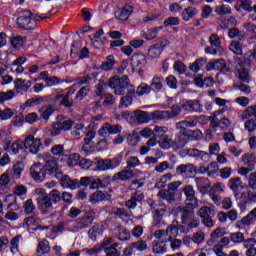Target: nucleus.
<instances>
[{
    "label": "nucleus",
    "mask_w": 256,
    "mask_h": 256,
    "mask_svg": "<svg viewBox=\"0 0 256 256\" xmlns=\"http://www.w3.org/2000/svg\"><path fill=\"white\" fill-rule=\"evenodd\" d=\"M37 17L45 21V19H49V17H51V14L48 13L46 14V16H39L37 14H33L31 10H24L20 13V16L16 20V23L19 29H24L26 31H33L37 27V24L33 19H37Z\"/></svg>",
    "instance_id": "nucleus-1"
},
{
    "label": "nucleus",
    "mask_w": 256,
    "mask_h": 256,
    "mask_svg": "<svg viewBox=\"0 0 256 256\" xmlns=\"http://www.w3.org/2000/svg\"><path fill=\"white\" fill-rule=\"evenodd\" d=\"M197 207L198 206H191L189 204L178 207V215L181 217L182 225L191 228L199 227V219L195 218V209H197Z\"/></svg>",
    "instance_id": "nucleus-2"
},
{
    "label": "nucleus",
    "mask_w": 256,
    "mask_h": 256,
    "mask_svg": "<svg viewBox=\"0 0 256 256\" xmlns=\"http://www.w3.org/2000/svg\"><path fill=\"white\" fill-rule=\"evenodd\" d=\"M84 213L85 216H82L74 221L72 225L73 233L82 231V229H88V227L93 225V221H95V210L91 209V207H86Z\"/></svg>",
    "instance_id": "nucleus-3"
},
{
    "label": "nucleus",
    "mask_w": 256,
    "mask_h": 256,
    "mask_svg": "<svg viewBox=\"0 0 256 256\" xmlns=\"http://www.w3.org/2000/svg\"><path fill=\"white\" fill-rule=\"evenodd\" d=\"M35 191L36 195H38L36 198L38 211H40L42 215H49L55 208L53 207L54 204L47 197V190L37 188Z\"/></svg>",
    "instance_id": "nucleus-4"
},
{
    "label": "nucleus",
    "mask_w": 256,
    "mask_h": 256,
    "mask_svg": "<svg viewBox=\"0 0 256 256\" xmlns=\"http://www.w3.org/2000/svg\"><path fill=\"white\" fill-rule=\"evenodd\" d=\"M65 93V90L63 89H58V94H52L50 95V103L52 105H56L57 102L60 100L59 105L60 107H65L66 109H71L73 105H75V101H73V95L75 94L74 90H69L68 93Z\"/></svg>",
    "instance_id": "nucleus-5"
},
{
    "label": "nucleus",
    "mask_w": 256,
    "mask_h": 256,
    "mask_svg": "<svg viewBox=\"0 0 256 256\" xmlns=\"http://www.w3.org/2000/svg\"><path fill=\"white\" fill-rule=\"evenodd\" d=\"M198 215L201 218L202 224L207 227L208 229H211L215 227V222L213 221V210L211 207L208 206H202L199 211Z\"/></svg>",
    "instance_id": "nucleus-6"
},
{
    "label": "nucleus",
    "mask_w": 256,
    "mask_h": 256,
    "mask_svg": "<svg viewBox=\"0 0 256 256\" xmlns=\"http://www.w3.org/2000/svg\"><path fill=\"white\" fill-rule=\"evenodd\" d=\"M23 143L25 149L33 155H37L38 151L43 150V142L39 138H35L34 135L26 137Z\"/></svg>",
    "instance_id": "nucleus-7"
},
{
    "label": "nucleus",
    "mask_w": 256,
    "mask_h": 256,
    "mask_svg": "<svg viewBox=\"0 0 256 256\" xmlns=\"http://www.w3.org/2000/svg\"><path fill=\"white\" fill-rule=\"evenodd\" d=\"M30 174L34 181L41 183L42 181H45V177H47L48 172L44 168L43 164L35 163L30 169Z\"/></svg>",
    "instance_id": "nucleus-8"
},
{
    "label": "nucleus",
    "mask_w": 256,
    "mask_h": 256,
    "mask_svg": "<svg viewBox=\"0 0 256 256\" xmlns=\"http://www.w3.org/2000/svg\"><path fill=\"white\" fill-rule=\"evenodd\" d=\"M143 251H147V241L138 240L131 243L126 249H124V255L131 256L135 255L137 252L143 253Z\"/></svg>",
    "instance_id": "nucleus-9"
},
{
    "label": "nucleus",
    "mask_w": 256,
    "mask_h": 256,
    "mask_svg": "<svg viewBox=\"0 0 256 256\" xmlns=\"http://www.w3.org/2000/svg\"><path fill=\"white\" fill-rule=\"evenodd\" d=\"M123 130V126L116 124L111 125L109 123H105L99 130L98 135L101 137H107V135H117V133H121Z\"/></svg>",
    "instance_id": "nucleus-10"
},
{
    "label": "nucleus",
    "mask_w": 256,
    "mask_h": 256,
    "mask_svg": "<svg viewBox=\"0 0 256 256\" xmlns=\"http://www.w3.org/2000/svg\"><path fill=\"white\" fill-rule=\"evenodd\" d=\"M182 109L190 113H203V104L201 100H186L182 104Z\"/></svg>",
    "instance_id": "nucleus-11"
},
{
    "label": "nucleus",
    "mask_w": 256,
    "mask_h": 256,
    "mask_svg": "<svg viewBox=\"0 0 256 256\" xmlns=\"http://www.w3.org/2000/svg\"><path fill=\"white\" fill-rule=\"evenodd\" d=\"M228 187L233 191L235 199H239V195L243 191V180H241V177L230 178L228 180Z\"/></svg>",
    "instance_id": "nucleus-12"
},
{
    "label": "nucleus",
    "mask_w": 256,
    "mask_h": 256,
    "mask_svg": "<svg viewBox=\"0 0 256 256\" xmlns=\"http://www.w3.org/2000/svg\"><path fill=\"white\" fill-rule=\"evenodd\" d=\"M183 192L186 197V205H191L192 207H199V200L197 199V196H195V189H193V186H185Z\"/></svg>",
    "instance_id": "nucleus-13"
},
{
    "label": "nucleus",
    "mask_w": 256,
    "mask_h": 256,
    "mask_svg": "<svg viewBox=\"0 0 256 256\" xmlns=\"http://www.w3.org/2000/svg\"><path fill=\"white\" fill-rule=\"evenodd\" d=\"M197 123H199V117L187 116L184 121L176 123V129L179 131H185L187 127L193 129V127H197Z\"/></svg>",
    "instance_id": "nucleus-14"
},
{
    "label": "nucleus",
    "mask_w": 256,
    "mask_h": 256,
    "mask_svg": "<svg viewBox=\"0 0 256 256\" xmlns=\"http://www.w3.org/2000/svg\"><path fill=\"white\" fill-rule=\"evenodd\" d=\"M145 199V194L141 191H135L131 194L130 199L125 202V207L131 211L137 207V203H141Z\"/></svg>",
    "instance_id": "nucleus-15"
},
{
    "label": "nucleus",
    "mask_w": 256,
    "mask_h": 256,
    "mask_svg": "<svg viewBox=\"0 0 256 256\" xmlns=\"http://www.w3.org/2000/svg\"><path fill=\"white\" fill-rule=\"evenodd\" d=\"M176 173L177 175H185L186 177H191V175H195V173H197V167L195 164L191 163L181 164L176 167Z\"/></svg>",
    "instance_id": "nucleus-16"
},
{
    "label": "nucleus",
    "mask_w": 256,
    "mask_h": 256,
    "mask_svg": "<svg viewBox=\"0 0 256 256\" xmlns=\"http://www.w3.org/2000/svg\"><path fill=\"white\" fill-rule=\"evenodd\" d=\"M110 199H111V194L104 193L101 190H97L89 196V203H91V205H97V203H101L103 201H109Z\"/></svg>",
    "instance_id": "nucleus-17"
},
{
    "label": "nucleus",
    "mask_w": 256,
    "mask_h": 256,
    "mask_svg": "<svg viewBox=\"0 0 256 256\" xmlns=\"http://www.w3.org/2000/svg\"><path fill=\"white\" fill-rule=\"evenodd\" d=\"M134 176L135 170H129V168L125 167L123 170L112 176V181H129L130 179H133Z\"/></svg>",
    "instance_id": "nucleus-18"
},
{
    "label": "nucleus",
    "mask_w": 256,
    "mask_h": 256,
    "mask_svg": "<svg viewBox=\"0 0 256 256\" xmlns=\"http://www.w3.org/2000/svg\"><path fill=\"white\" fill-rule=\"evenodd\" d=\"M60 185L61 187H63V189H71L72 191L81 187V183H79V180L71 179L69 175H64V177L61 179Z\"/></svg>",
    "instance_id": "nucleus-19"
},
{
    "label": "nucleus",
    "mask_w": 256,
    "mask_h": 256,
    "mask_svg": "<svg viewBox=\"0 0 256 256\" xmlns=\"http://www.w3.org/2000/svg\"><path fill=\"white\" fill-rule=\"evenodd\" d=\"M185 134H176L175 138L172 139V143L170 146V149H173V151H179L187 145V139H185Z\"/></svg>",
    "instance_id": "nucleus-20"
},
{
    "label": "nucleus",
    "mask_w": 256,
    "mask_h": 256,
    "mask_svg": "<svg viewBox=\"0 0 256 256\" xmlns=\"http://www.w3.org/2000/svg\"><path fill=\"white\" fill-rule=\"evenodd\" d=\"M177 225H179V222L177 220H174L172 222V224H170L169 226H167L166 228V239H164V241H173V239H175V237H177V235H179V228L177 227Z\"/></svg>",
    "instance_id": "nucleus-21"
},
{
    "label": "nucleus",
    "mask_w": 256,
    "mask_h": 256,
    "mask_svg": "<svg viewBox=\"0 0 256 256\" xmlns=\"http://www.w3.org/2000/svg\"><path fill=\"white\" fill-rule=\"evenodd\" d=\"M133 67L137 69H143L147 65V57L142 53L133 54L131 58Z\"/></svg>",
    "instance_id": "nucleus-22"
},
{
    "label": "nucleus",
    "mask_w": 256,
    "mask_h": 256,
    "mask_svg": "<svg viewBox=\"0 0 256 256\" xmlns=\"http://www.w3.org/2000/svg\"><path fill=\"white\" fill-rule=\"evenodd\" d=\"M169 117V111L167 110H156L150 113V121H153V123H159V121H167Z\"/></svg>",
    "instance_id": "nucleus-23"
},
{
    "label": "nucleus",
    "mask_w": 256,
    "mask_h": 256,
    "mask_svg": "<svg viewBox=\"0 0 256 256\" xmlns=\"http://www.w3.org/2000/svg\"><path fill=\"white\" fill-rule=\"evenodd\" d=\"M131 15H133V6L130 4H126L120 11L116 12V17L119 21H127Z\"/></svg>",
    "instance_id": "nucleus-24"
},
{
    "label": "nucleus",
    "mask_w": 256,
    "mask_h": 256,
    "mask_svg": "<svg viewBox=\"0 0 256 256\" xmlns=\"http://www.w3.org/2000/svg\"><path fill=\"white\" fill-rule=\"evenodd\" d=\"M134 119H136V122L140 125L149 123L151 121V113L149 114V112L143 110H136L134 111Z\"/></svg>",
    "instance_id": "nucleus-25"
},
{
    "label": "nucleus",
    "mask_w": 256,
    "mask_h": 256,
    "mask_svg": "<svg viewBox=\"0 0 256 256\" xmlns=\"http://www.w3.org/2000/svg\"><path fill=\"white\" fill-rule=\"evenodd\" d=\"M183 153L188 157H194L196 159H205V157H209V154L205 151H201L196 148H186L183 150Z\"/></svg>",
    "instance_id": "nucleus-26"
},
{
    "label": "nucleus",
    "mask_w": 256,
    "mask_h": 256,
    "mask_svg": "<svg viewBox=\"0 0 256 256\" xmlns=\"http://www.w3.org/2000/svg\"><path fill=\"white\" fill-rule=\"evenodd\" d=\"M94 165L96 166V171L111 170L109 159H103L101 157H96V158H94Z\"/></svg>",
    "instance_id": "nucleus-27"
},
{
    "label": "nucleus",
    "mask_w": 256,
    "mask_h": 256,
    "mask_svg": "<svg viewBox=\"0 0 256 256\" xmlns=\"http://www.w3.org/2000/svg\"><path fill=\"white\" fill-rule=\"evenodd\" d=\"M31 85H33V82L31 80H23L21 78H17L14 81V87L17 89V91H24L27 92L31 88Z\"/></svg>",
    "instance_id": "nucleus-28"
},
{
    "label": "nucleus",
    "mask_w": 256,
    "mask_h": 256,
    "mask_svg": "<svg viewBox=\"0 0 256 256\" xmlns=\"http://www.w3.org/2000/svg\"><path fill=\"white\" fill-rule=\"evenodd\" d=\"M150 210L153 213V217H163L167 213V206L153 202L150 205Z\"/></svg>",
    "instance_id": "nucleus-29"
},
{
    "label": "nucleus",
    "mask_w": 256,
    "mask_h": 256,
    "mask_svg": "<svg viewBox=\"0 0 256 256\" xmlns=\"http://www.w3.org/2000/svg\"><path fill=\"white\" fill-rule=\"evenodd\" d=\"M157 197L163 201H167V203H175V194L168 188L160 190L157 194Z\"/></svg>",
    "instance_id": "nucleus-30"
},
{
    "label": "nucleus",
    "mask_w": 256,
    "mask_h": 256,
    "mask_svg": "<svg viewBox=\"0 0 256 256\" xmlns=\"http://www.w3.org/2000/svg\"><path fill=\"white\" fill-rule=\"evenodd\" d=\"M164 79L163 77L154 76L150 83V90L154 91V93H160L163 89Z\"/></svg>",
    "instance_id": "nucleus-31"
},
{
    "label": "nucleus",
    "mask_w": 256,
    "mask_h": 256,
    "mask_svg": "<svg viewBox=\"0 0 256 256\" xmlns=\"http://www.w3.org/2000/svg\"><path fill=\"white\" fill-rule=\"evenodd\" d=\"M169 128L167 126H155L154 127V137L159 141L168 137Z\"/></svg>",
    "instance_id": "nucleus-32"
},
{
    "label": "nucleus",
    "mask_w": 256,
    "mask_h": 256,
    "mask_svg": "<svg viewBox=\"0 0 256 256\" xmlns=\"http://www.w3.org/2000/svg\"><path fill=\"white\" fill-rule=\"evenodd\" d=\"M54 113L55 107H53L52 105L42 106L39 109V114L42 117V119H44V121H49V117H51V115H53Z\"/></svg>",
    "instance_id": "nucleus-33"
},
{
    "label": "nucleus",
    "mask_w": 256,
    "mask_h": 256,
    "mask_svg": "<svg viewBox=\"0 0 256 256\" xmlns=\"http://www.w3.org/2000/svg\"><path fill=\"white\" fill-rule=\"evenodd\" d=\"M163 53V47L161 44H155L148 50V59H159Z\"/></svg>",
    "instance_id": "nucleus-34"
},
{
    "label": "nucleus",
    "mask_w": 256,
    "mask_h": 256,
    "mask_svg": "<svg viewBox=\"0 0 256 256\" xmlns=\"http://www.w3.org/2000/svg\"><path fill=\"white\" fill-rule=\"evenodd\" d=\"M43 167L46 170V173H48V175H53V173H57V169H58L57 159L51 158L47 160Z\"/></svg>",
    "instance_id": "nucleus-35"
},
{
    "label": "nucleus",
    "mask_w": 256,
    "mask_h": 256,
    "mask_svg": "<svg viewBox=\"0 0 256 256\" xmlns=\"http://www.w3.org/2000/svg\"><path fill=\"white\" fill-rule=\"evenodd\" d=\"M45 99L51 101V96H36L34 98L28 99L24 105L25 107H33V105H43V103H45Z\"/></svg>",
    "instance_id": "nucleus-36"
},
{
    "label": "nucleus",
    "mask_w": 256,
    "mask_h": 256,
    "mask_svg": "<svg viewBox=\"0 0 256 256\" xmlns=\"http://www.w3.org/2000/svg\"><path fill=\"white\" fill-rule=\"evenodd\" d=\"M46 87H57V85H61V83H65V79L59 78L57 76H50L43 78Z\"/></svg>",
    "instance_id": "nucleus-37"
},
{
    "label": "nucleus",
    "mask_w": 256,
    "mask_h": 256,
    "mask_svg": "<svg viewBox=\"0 0 256 256\" xmlns=\"http://www.w3.org/2000/svg\"><path fill=\"white\" fill-rule=\"evenodd\" d=\"M103 233L101 225L96 224L88 230V237L91 241H97V237Z\"/></svg>",
    "instance_id": "nucleus-38"
},
{
    "label": "nucleus",
    "mask_w": 256,
    "mask_h": 256,
    "mask_svg": "<svg viewBox=\"0 0 256 256\" xmlns=\"http://www.w3.org/2000/svg\"><path fill=\"white\" fill-rule=\"evenodd\" d=\"M251 0H237V5L235 6L236 11H248L251 13L253 11V6H251Z\"/></svg>",
    "instance_id": "nucleus-39"
},
{
    "label": "nucleus",
    "mask_w": 256,
    "mask_h": 256,
    "mask_svg": "<svg viewBox=\"0 0 256 256\" xmlns=\"http://www.w3.org/2000/svg\"><path fill=\"white\" fill-rule=\"evenodd\" d=\"M236 75L242 83H249V79L251 76L249 75V70L247 68L241 66L236 70Z\"/></svg>",
    "instance_id": "nucleus-40"
},
{
    "label": "nucleus",
    "mask_w": 256,
    "mask_h": 256,
    "mask_svg": "<svg viewBox=\"0 0 256 256\" xmlns=\"http://www.w3.org/2000/svg\"><path fill=\"white\" fill-rule=\"evenodd\" d=\"M51 251V246H49V241L47 240H42L38 243L36 253L38 255H47Z\"/></svg>",
    "instance_id": "nucleus-41"
},
{
    "label": "nucleus",
    "mask_w": 256,
    "mask_h": 256,
    "mask_svg": "<svg viewBox=\"0 0 256 256\" xmlns=\"http://www.w3.org/2000/svg\"><path fill=\"white\" fill-rule=\"evenodd\" d=\"M23 209L24 213L26 215H34L35 214V203L33 202V199L29 198L23 203Z\"/></svg>",
    "instance_id": "nucleus-42"
},
{
    "label": "nucleus",
    "mask_w": 256,
    "mask_h": 256,
    "mask_svg": "<svg viewBox=\"0 0 256 256\" xmlns=\"http://www.w3.org/2000/svg\"><path fill=\"white\" fill-rule=\"evenodd\" d=\"M199 13L197 11V8L194 7H187L182 11V19L183 21H189V19H193L194 15H197Z\"/></svg>",
    "instance_id": "nucleus-43"
},
{
    "label": "nucleus",
    "mask_w": 256,
    "mask_h": 256,
    "mask_svg": "<svg viewBox=\"0 0 256 256\" xmlns=\"http://www.w3.org/2000/svg\"><path fill=\"white\" fill-rule=\"evenodd\" d=\"M108 86L114 90L115 95H125V88L120 86L113 78L109 79Z\"/></svg>",
    "instance_id": "nucleus-44"
},
{
    "label": "nucleus",
    "mask_w": 256,
    "mask_h": 256,
    "mask_svg": "<svg viewBox=\"0 0 256 256\" xmlns=\"http://www.w3.org/2000/svg\"><path fill=\"white\" fill-rule=\"evenodd\" d=\"M113 67H115V56H113V55L107 56L106 61L103 62L100 66V68L103 71H111V69H113Z\"/></svg>",
    "instance_id": "nucleus-45"
},
{
    "label": "nucleus",
    "mask_w": 256,
    "mask_h": 256,
    "mask_svg": "<svg viewBox=\"0 0 256 256\" xmlns=\"http://www.w3.org/2000/svg\"><path fill=\"white\" fill-rule=\"evenodd\" d=\"M112 215L119 217L120 219H125V217H133V212L127 211L124 208H114Z\"/></svg>",
    "instance_id": "nucleus-46"
},
{
    "label": "nucleus",
    "mask_w": 256,
    "mask_h": 256,
    "mask_svg": "<svg viewBox=\"0 0 256 256\" xmlns=\"http://www.w3.org/2000/svg\"><path fill=\"white\" fill-rule=\"evenodd\" d=\"M149 93H151V87L147 83H141L136 89V97H143Z\"/></svg>",
    "instance_id": "nucleus-47"
},
{
    "label": "nucleus",
    "mask_w": 256,
    "mask_h": 256,
    "mask_svg": "<svg viewBox=\"0 0 256 256\" xmlns=\"http://www.w3.org/2000/svg\"><path fill=\"white\" fill-rule=\"evenodd\" d=\"M162 29H163V26L151 28L148 30L147 33L143 34V37L144 39H147V41H152V39H155Z\"/></svg>",
    "instance_id": "nucleus-48"
},
{
    "label": "nucleus",
    "mask_w": 256,
    "mask_h": 256,
    "mask_svg": "<svg viewBox=\"0 0 256 256\" xmlns=\"http://www.w3.org/2000/svg\"><path fill=\"white\" fill-rule=\"evenodd\" d=\"M141 165V160H139L136 156H130L126 160V169L133 170L136 169V167H139Z\"/></svg>",
    "instance_id": "nucleus-49"
},
{
    "label": "nucleus",
    "mask_w": 256,
    "mask_h": 256,
    "mask_svg": "<svg viewBox=\"0 0 256 256\" xmlns=\"http://www.w3.org/2000/svg\"><path fill=\"white\" fill-rule=\"evenodd\" d=\"M184 137H191L193 141H201L203 139V133L201 130H188L184 133Z\"/></svg>",
    "instance_id": "nucleus-50"
},
{
    "label": "nucleus",
    "mask_w": 256,
    "mask_h": 256,
    "mask_svg": "<svg viewBox=\"0 0 256 256\" xmlns=\"http://www.w3.org/2000/svg\"><path fill=\"white\" fill-rule=\"evenodd\" d=\"M172 141H173V136L168 135L165 138H163L162 140H159L158 145H159L160 149H164L165 151H169V149H171Z\"/></svg>",
    "instance_id": "nucleus-51"
},
{
    "label": "nucleus",
    "mask_w": 256,
    "mask_h": 256,
    "mask_svg": "<svg viewBox=\"0 0 256 256\" xmlns=\"http://www.w3.org/2000/svg\"><path fill=\"white\" fill-rule=\"evenodd\" d=\"M207 63V59L205 58H199L194 63L190 65V71H193V73H199L201 71V68L203 65Z\"/></svg>",
    "instance_id": "nucleus-52"
},
{
    "label": "nucleus",
    "mask_w": 256,
    "mask_h": 256,
    "mask_svg": "<svg viewBox=\"0 0 256 256\" xmlns=\"http://www.w3.org/2000/svg\"><path fill=\"white\" fill-rule=\"evenodd\" d=\"M171 179H173V174L171 173L162 175L160 181L155 185L156 189H164V187L167 185V181H171Z\"/></svg>",
    "instance_id": "nucleus-53"
},
{
    "label": "nucleus",
    "mask_w": 256,
    "mask_h": 256,
    "mask_svg": "<svg viewBox=\"0 0 256 256\" xmlns=\"http://www.w3.org/2000/svg\"><path fill=\"white\" fill-rule=\"evenodd\" d=\"M47 197L54 205H57V203L61 201V191L53 189L49 193H47Z\"/></svg>",
    "instance_id": "nucleus-54"
},
{
    "label": "nucleus",
    "mask_w": 256,
    "mask_h": 256,
    "mask_svg": "<svg viewBox=\"0 0 256 256\" xmlns=\"http://www.w3.org/2000/svg\"><path fill=\"white\" fill-rule=\"evenodd\" d=\"M215 13L221 17L225 15H231V6L222 4L215 7Z\"/></svg>",
    "instance_id": "nucleus-55"
},
{
    "label": "nucleus",
    "mask_w": 256,
    "mask_h": 256,
    "mask_svg": "<svg viewBox=\"0 0 256 256\" xmlns=\"http://www.w3.org/2000/svg\"><path fill=\"white\" fill-rule=\"evenodd\" d=\"M10 43L14 49H21L25 45V38L21 36H13L10 39Z\"/></svg>",
    "instance_id": "nucleus-56"
},
{
    "label": "nucleus",
    "mask_w": 256,
    "mask_h": 256,
    "mask_svg": "<svg viewBox=\"0 0 256 256\" xmlns=\"http://www.w3.org/2000/svg\"><path fill=\"white\" fill-rule=\"evenodd\" d=\"M56 123H58V126H60L62 131H71V127H73L75 122L71 119H63Z\"/></svg>",
    "instance_id": "nucleus-57"
},
{
    "label": "nucleus",
    "mask_w": 256,
    "mask_h": 256,
    "mask_svg": "<svg viewBox=\"0 0 256 256\" xmlns=\"http://www.w3.org/2000/svg\"><path fill=\"white\" fill-rule=\"evenodd\" d=\"M256 219V207L250 211L244 218H242V225H251Z\"/></svg>",
    "instance_id": "nucleus-58"
},
{
    "label": "nucleus",
    "mask_w": 256,
    "mask_h": 256,
    "mask_svg": "<svg viewBox=\"0 0 256 256\" xmlns=\"http://www.w3.org/2000/svg\"><path fill=\"white\" fill-rule=\"evenodd\" d=\"M117 247H119V243H114L109 248H105L104 253H106V256H121V252L117 250Z\"/></svg>",
    "instance_id": "nucleus-59"
},
{
    "label": "nucleus",
    "mask_w": 256,
    "mask_h": 256,
    "mask_svg": "<svg viewBox=\"0 0 256 256\" xmlns=\"http://www.w3.org/2000/svg\"><path fill=\"white\" fill-rule=\"evenodd\" d=\"M229 49L230 51H232V53H235V55H243V48L241 42L232 41L230 43Z\"/></svg>",
    "instance_id": "nucleus-60"
},
{
    "label": "nucleus",
    "mask_w": 256,
    "mask_h": 256,
    "mask_svg": "<svg viewBox=\"0 0 256 256\" xmlns=\"http://www.w3.org/2000/svg\"><path fill=\"white\" fill-rule=\"evenodd\" d=\"M116 237L117 239H119V241H128V239H130L131 237V233L125 228H118V233H116Z\"/></svg>",
    "instance_id": "nucleus-61"
},
{
    "label": "nucleus",
    "mask_w": 256,
    "mask_h": 256,
    "mask_svg": "<svg viewBox=\"0 0 256 256\" xmlns=\"http://www.w3.org/2000/svg\"><path fill=\"white\" fill-rule=\"evenodd\" d=\"M24 142L21 140H16L15 142L12 143L10 146V153L11 155H17L21 149H23Z\"/></svg>",
    "instance_id": "nucleus-62"
},
{
    "label": "nucleus",
    "mask_w": 256,
    "mask_h": 256,
    "mask_svg": "<svg viewBox=\"0 0 256 256\" xmlns=\"http://www.w3.org/2000/svg\"><path fill=\"white\" fill-rule=\"evenodd\" d=\"M230 241H232V243H243L245 242V234H243V232H236V233H232L230 234Z\"/></svg>",
    "instance_id": "nucleus-63"
},
{
    "label": "nucleus",
    "mask_w": 256,
    "mask_h": 256,
    "mask_svg": "<svg viewBox=\"0 0 256 256\" xmlns=\"http://www.w3.org/2000/svg\"><path fill=\"white\" fill-rule=\"evenodd\" d=\"M223 237V228H216L211 234V238L208 241V245H213L216 239Z\"/></svg>",
    "instance_id": "nucleus-64"
}]
</instances>
